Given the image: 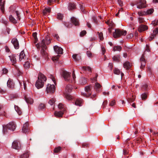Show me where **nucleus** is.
I'll list each match as a JSON object with an SVG mask.
<instances>
[{"mask_svg":"<svg viewBox=\"0 0 158 158\" xmlns=\"http://www.w3.org/2000/svg\"><path fill=\"white\" fill-rule=\"evenodd\" d=\"M38 78L35 83V86L38 89H39L43 87L44 81H46L47 79L46 77L41 73L39 74Z\"/></svg>","mask_w":158,"mask_h":158,"instance_id":"1","label":"nucleus"},{"mask_svg":"<svg viewBox=\"0 0 158 158\" xmlns=\"http://www.w3.org/2000/svg\"><path fill=\"white\" fill-rule=\"evenodd\" d=\"M58 107L60 111H55L54 115L57 117H62L63 115L66 112V107L61 103L59 104Z\"/></svg>","mask_w":158,"mask_h":158,"instance_id":"2","label":"nucleus"},{"mask_svg":"<svg viewBox=\"0 0 158 158\" xmlns=\"http://www.w3.org/2000/svg\"><path fill=\"white\" fill-rule=\"evenodd\" d=\"M16 125L13 122H10L6 125L3 126V132L4 134L7 132V129L14 131L16 128Z\"/></svg>","mask_w":158,"mask_h":158,"instance_id":"3","label":"nucleus"},{"mask_svg":"<svg viewBox=\"0 0 158 158\" xmlns=\"http://www.w3.org/2000/svg\"><path fill=\"white\" fill-rule=\"evenodd\" d=\"M72 89L71 85L70 84L68 85L65 88V90L64 92V94L66 98L68 100H71L72 99V96L69 94Z\"/></svg>","mask_w":158,"mask_h":158,"instance_id":"4","label":"nucleus"},{"mask_svg":"<svg viewBox=\"0 0 158 158\" xmlns=\"http://www.w3.org/2000/svg\"><path fill=\"white\" fill-rule=\"evenodd\" d=\"M127 34L126 31L121 30L119 29L115 30V31L113 32V37L115 38L120 37L121 35H125Z\"/></svg>","mask_w":158,"mask_h":158,"instance_id":"5","label":"nucleus"},{"mask_svg":"<svg viewBox=\"0 0 158 158\" xmlns=\"http://www.w3.org/2000/svg\"><path fill=\"white\" fill-rule=\"evenodd\" d=\"M44 41V40H43L42 41V42L40 44V46L42 48V49L41 51V54L42 56L43 57L46 59L48 57V54L45 51V50L46 49L47 47Z\"/></svg>","mask_w":158,"mask_h":158,"instance_id":"6","label":"nucleus"},{"mask_svg":"<svg viewBox=\"0 0 158 158\" xmlns=\"http://www.w3.org/2000/svg\"><path fill=\"white\" fill-rule=\"evenodd\" d=\"M135 5H137V8L141 9L146 7V2L145 0H139L135 2Z\"/></svg>","mask_w":158,"mask_h":158,"instance_id":"7","label":"nucleus"},{"mask_svg":"<svg viewBox=\"0 0 158 158\" xmlns=\"http://www.w3.org/2000/svg\"><path fill=\"white\" fill-rule=\"evenodd\" d=\"M70 73L65 71H64L62 72V75L64 80L70 83L72 82V80L70 79Z\"/></svg>","mask_w":158,"mask_h":158,"instance_id":"8","label":"nucleus"},{"mask_svg":"<svg viewBox=\"0 0 158 158\" xmlns=\"http://www.w3.org/2000/svg\"><path fill=\"white\" fill-rule=\"evenodd\" d=\"M46 91L47 93L52 94L54 93L55 91V86L53 84L51 85L48 84L47 86Z\"/></svg>","mask_w":158,"mask_h":158,"instance_id":"9","label":"nucleus"},{"mask_svg":"<svg viewBox=\"0 0 158 158\" xmlns=\"http://www.w3.org/2000/svg\"><path fill=\"white\" fill-rule=\"evenodd\" d=\"M91 87V86L90 85L85 87V90L87 93V94L81 93V95L86 97H88L91 94L90 92Z\"/></svg>","mask_w":158,"mask_h":158,"instance_id":"10","label":"nucleus"},{"mask_svg":"<svg viewBox=\"0 0 158 158\" xmlns=\"http://www.w3.org/2000/svg\"><path fill=\"white\" fill-rule=\"evenodd\" d=\"M12 147L13 148L17 150L20 149L21 146L19 141L17 140L14 141L12 144Z\"/></svg>","mask_w":158,"mask_h":158,"instance_id":"11","label":"nucleus"},{"mask_svg":"<svg viewBox=\"0 0 158 158\" xmlns=\"http://www.w3.org/2000/svg\"><path fill=\"white\" fill-rule=\"evenodd\" d=\"M145 52H144L143 53L142 55L140 58V61L141 64L140 68L141 69H144L145 67L146 63L144 56V55L145 54Z\"/></svg>","mask_w":158,"mask_h":158,"instance_id":"12","label":"nucleus"},{"mask_svg":"<svg viewBox=\"0 0 158 158\" xmlns=\"http://www.w3.org/2000/svg\"><path fill=\"white\" fill-rule=\"evenodd\" d=\"M53 48L55 52L57 54H62L63 53V49L61 47L56 45L54 46Z\"/></svg>","mask_w":158,"mask_h":158,"instance_id":"13","label":"nucleus"},{"mask_svg":"<svg viewBox=\"0 0 158 158\" xmlns=\"http://www.w3.org/2000/svg\"><path fill=\"white\" fill-rule=\"evenodd\" d=\"M11 43L13 44L14 48L16 49L19 48V43L17 39L16 38H14L12 40Z\"/></svg>","mask_w":158,"mask_h":158,"instance_id":"14","label":"nucleus"},{"mask_svg":"<svg viewBox=\"0 0 158 158\" xmlns=\"http://www.w3.org/2000/svg\"><path fill=\"white\" fill-rule=\"evenodd\" d=\"M10 60L12 63V64L15 66V64L16 63V55L15 54H12L11 55L9 56Z\"/></svg>","mask_w":158,"mask_h":158,"instance_id":"15","label":"nucleus"},{"mask_svg":"<svg viewBox=\"0 0 158 158\" xmlns=\"http://www.w3.org/2000/svg\"><path fill=\"white\" fill-rule=\"evenodd\" d=\"M148 29V27L145 25H141L138 28V31L140 32H142L143 31H144Z\"/></svg>","mask_w":158,"mask_h":158,"instance_id":"16","label":"nucleus"},{"mask_svg":"<svg viewBox=\"0 0 158 158\" xmlns=\"http://www.w3.org/2000/svg\"><path fill=\"white\" fill-rule=\"evenodd\" d=\"M22 130L23 132L25 133L28 132V123L27 122H26L23 124Z\"/></svg>","mask_w":158,"mask_h":158,"instance_id":"17","label":"nucleus"},{"mask_svg":"<svg viewBox=\"0 0 158 158\" xmlns=\"http://www.w3.org/2000/svg\"><path fill=\"white\" fill-rule=\"evenodd\" d=\"M71 21L72 23L75 26H78L79 25V22L78 20L74 17L71 18Z\"/></svg>","mask_w":158,"mask_h":158,"instance_id":"18","label":"nucleus"},{"mask_svg":"<svg viewBox=\"0 0 158 158\" xmlns=\"http://www.w3.org/2000/svg\"><path fill=\"white\" fill-rule=\"evenodd\" d=\"M153 32L154 34H152L151 36L150 37L149 40V41H151L152 40L156 34H157L158 33V27H157L155 30H154Z\"/></svg>","mask_w":158,"mask_h":158,"instance_id":"19","label":"nucleus"},{"mask_svg":"<svg viewBox=\"0 0 158 158\" xmlns=\"http://www.w3.org/2000/svg\"><path fill=\"white\" fill-rule=\"evenodd\" d=\"M7 85L8 87L13 89L14 87V83L13 80L9 79L7 82Z\"/></svg>","mask_w":158,"mask_h":158,"instance_id":"20","label":"nucleus"},{"mask_svg":"<svg viewBox=\"0 0 158 158\" xmlns=\"http://www.w3.org/2000/svg\"><path fill=\"white\" fill-rule=\"evenodd\" d=\"M51 8L50 7L48 8H45L43 10V12L44 15H47L48 13H50L51 12Z\"/></svg>","mask_w":158,"mask_h":158,"instance_id":"21","label":"nucleus"},{"mask_svg":"<svg viewBox=\"0 0 158 158\" xmlns=\"http://www.w3.org/2000/svg\"><path fill=\"white\" fill-rule=\"evenodd\" d=\"M113 61L116 62H119L120 61V56L119 54L114 56L112 58Z\"/></svg>","mask_w":158,"mask_h":158,"instance_id":"22","label":"nucleus"},{"mask_svg":"<svg viewBox=\"0 0 158 158\" xmlns=\"http://www.w3.org/2000/svg\"><path fill=\"white\" fill-rule=\"evenodd\" d=\"M2 0H0V6H1L0 9L2 12L4 13V5L5 2H3L2 3Z\"/></svg>","mask_w":158,"mask_h":158,"instance_id":"23","label":"nucleus"},{"mask_svg":"<svg viewBox=\"0 0 158 158\" xmlns=\"http://www.w3.org/2000/svg\"><path fill=\"white\" fill-rule=\"evenodd\" d=\"M72 57L76 61H78L81 59V56L77 54H75L73 55Z\"/></svg>","mask_w":158,"mask_h":158,"instance_id":"24","label":"nucleus"},{"mask_svg":"<svg viewBox=\"0 0 158 158\" xmlns=\"http://www.w3.org/2000/svg\"><path fill=\"white\" fill-rule=\"evenodd\" d=\"M25 100L26 102L27 103L30 104H32L33 102V100L31 98H27L26 96L25 97Z\"/></svg>","mask_w":158,"mask_h":158,"instance_id":"25","label":"nucleus"},{"mask_svg":"<svg viewBox=\"0 0 158 158\" xmlns=\"http://www.w3.org/2000/svg\"><path fill=\"white\" fill-rule=\"evenodd\" d=\"M83 101V100L81 99H77L75 102V104L76 105L78 106H81Z\"/></svg>","mask_w":158,"mask_h":158,"instance_id":"26","label":"nucleus"},{"mask_svg":"<svg viewBox=\"0 0 158 158\" xmlns=\"http://www.w3.org/2000/svg\"><path fill=\"white\" fill-rule=\"evenodd\" d=\"M25 55L23 50L22 51L19 55V60L21 61L23 59H25Z\"/></svg>","mask_w":158,"mask_h":158,"instance_id":"27","label":"nucleus"},{"mask_svg":"<svg viewBox=\"0 0 158 158\" xmlns=\"http://www.w3.org/2000/svg\"><path fill=\"white\" fill-rule=\"evenodd\" d=\"M76 8V6L74 3L71 2L70 3L69 6V10L74 9Z\"/></svg>","mask_w":158,"mask_h":158,"instance_id":"28","label":"nucleus"},{"mask_svg":"<svg viewBox=\"0 0 158 158\" xmlns=\"http://www.w3.org/2000/svg\"><path fill=\"white\" fill-rule=\"evenodd\" d=\"M44 40V42L45 44L46 43L47 44H48L50 43L51 41L50 40V39L48 36H47L45 37V39H43L42 40V41ZM42 42H41V43Z\"/></svg>","mask_w":158,"mask_h":158,"instance_id":"29","label":"nucleus"},{"mask_svg":"<svg viewBox=\"0 0 158 158\" xmlns=\"http://www.w3.org/2000/svg\"><path fill=\"white\" fill-rule=\"evenodd\" d=\"M123 66L124 68L127 69H129L130 68V63L128 61L126 62L123 64Z\"/></svg>","mask_w":158,"mask_h":158,"instance_id":"30","label":"nucleus"},{"mask_svg":"<svg viewBox=\"0 0 158 158\" xmlns=\"http://www.w3.org/2000/svg\"><path fill=\"white\" fill-rule=\"evenodd\" d=\"M15 110L16 111L17 113H18L19 115H20L22 114V111L20 109V108L17 106H15Z\"/></svg>","mask_w":158,"mask_h":158,"instance_id":"31","label":"nucleus"},{"mask_svg":"<svg viewBox=\"0 0 158 158\" xmlns=\"http://www.w3.org/2000/svg\"><path fill=\"white\" fill-rule=\"evenodd\" d=\"M9 20L11 22L14 24H15L17 23V21L11 15H10L9 16Z\"/></svg>","mask_w":158,"mask_h":158,"instance_id":"32","label":"nucleus"},{"mask_svg":"<svg viewBox=\"0 0 158 158\" xmlns=\"http://www.w3.org/2000/svg\"><path fill=\"white\" fill-rule=\"evenodd\" d=\"M122 49V47L120 46H114L113 48V51H120Z\"/></svg>","mask_w":158,"mask_h":158,"instance_id":"33","label":"nucleus"},{"mask_svg":"<svg viewBox=\"0 0 158 158\" xmlns=\"http://www.w3.org/2000/svg\"><path fill=\"white\" fill-rule=\"evenodd\" d=\"M95 89L97 91H99V89L101 87V85L99 83L96 82L95 83Z\"/></svg>","mask_w":158,"mask_h":158,"instance_id":"34","label":"nucleus"},{"mask_svg":"<svg viewBox=\"0 0 158 158\" xmlns=\"http://www.w3.org/2000/svg\"><path fill=\"white\" fill-rule=\"evenodd\" d=\"M29 157V153L27 152L21 156L20 158H27Z\"/></svg>","mask_w":158,"mask_h":158,"instance_id":"35","label":"nucleus"},{"mask_svg":"<svg viewBox=\"0 0 158 158\" xmlns=\"http://www.w3.org/2000/svg\"><path fill=\"white\" fill-rule=\"evenodd\" d=\"M61 149V147L59 146L58 147L56 148L54 150V152L56 153H57L59 152Z\"/></svg>","mask_w":158,"mask_h":158,"instance_id":"36","label":"nucleus"},{"mask_svg":"<svg viewBox=\"0 0 158 158\" xmlns=\"http://www.w3.org/2000/svg\"><path fill=\"white\" fill-rule=\"evenodd\" d=\"M82 69L85 71L87 70L89 72H91V69L90 67L89 66H88L87 67H86L85 66H83L82 67Z\"/></svg>","mask_w":158,"mask_h":158,"instance_id":"37","label":"nucleus"},{"mask_svg":"<svg viewBox=\"0 0 158 158\" xmlns=\"http://www.w3.org/2000/svg\"><path fill=\"white\" fill-rule=\"evenodd\" d=\"M63 15L62 14L60 13L57 14V18L58 19L62 20L63 19Z\"/></svg>","mask_w":158,"mask_h":158,"instance_id":"38","label":"nucleus"},{"mask_svg":"<svg viewBox=\"0 0 158 158\" xmlns=\"http://www.w3.org/2000/svg\"><path fill=\"white\" fill-rule=\"evenodd\" d=\"M60 56V55H58L56 56H53L52 58V59L53 61L58 60Z\"/></svg>","mask_w":158,"mask_h":158,"instance_id":"39","label":"nucleus"},{"mask_svg":"<svg viewBox=\"0 0 158 158\" xmlns=\"http://www.w3.org/2000/svg\"><path fill=\"white\" fill-rule=\"evenodd\" d=\"M24 67L26 69H28L30 67V63L28 61L26 62L24 65Z\"/></svg>","mask_w":158,"mask_h":158,"instance_id":"40","label":"nucleus"},{"mask_svg":"<svg viewBox=\"0 0 158 158\" xmlns=\"http://www.w3.org/2000/svg\"><path fill=\"white\" fill-rule=\"evenodd\" d=\"M37 33L36 32H34L33 33L32 35L34 38L35 40V43H36L38 40V39L37 37Z\"/></svg>","mask_w":158,"mask_h":158,"instance_id":"41","label":"nucleus"},{"mask_svg":"<svg viewBox=\"0 0 158 158\" xmlns=\"http://www.w3.org/2000/svg\"><path fill=\"white\" fill-rule=\"evenodd\" d=\"M114 73L115 74L119 75L120 73V70L117 69H115L114 71Z\"/></svg>","mask_w":158,"mask_h":158,"instance_id":"42","label":"nucleus"},{"mask_svg":"<svg viewBox=\"0 0 158 158\" xmlns=\"http://www.w3.org/2000/svg\"><path fill=\"white\" fill-rule=\"evenodd\" d=\"M55 100L54 98H52L49 100L48 103L51 105H52L55 102Z\"/></svg>","mask_w":158,"mask_h":158,"instance_id":"43","label":"nucleus"},{"mask_svg":"<svg viewBox=\"0 0 158 158\" xmlns=\"http://www.w3.org/2000/svg\"><path fill=\"white\" fill-rule=\"evenodd\" d=\"M98 36L100 39L101 40H102L103 39V33L102 32H100L99 33L98 32Z\"/></svg>","mask_w":158,"mask_h":158,"instance_id":"44","label":"nucleus"},{"mask_svg":"<svg viewBox=\"0 0 158 158\" xmlns=\"http://www.w3.org/2000/svg\"><path fill=\"white\" fill-rule=\"evenodd\" d=\"M64 25L66 27L68 28L71 27L72 26V24L69 23H65Z\"/></svg>","mask_w":158,"mask_h":158,"instance_id":"45","label":"nucleus"},{"mask_svg":"<svg viewBox=\"0 0 158 158\" xmlns=\"http://www.w3.org/2000/svg\"><path fill=\"white\" fill-rule=\"evenodd\" d=\"M49 77L51 78L52 81H53L54 83L56 85V81H55V78L54 76L52 74H49Z\"/></svg>","mask_w":158,"mask_h":158,"instance_id":"46","label":"nucleus"},{"mask_svg":"<svg viewBox=\"0 0 158 158\" xmlns=\"http://www.w3.org/2000/svg\"><path fill=\"white\" fill-rule=\"evenodd\" d=\"M45 107V106L44 104L43 103H40L39 106V108L40 110L44 109Z\"/></svg>","mask_w":158,"mask_h":158,"instance_id":"47","label":"nucleus"},{"mask_svg":"<svg viewBox=\"0 0 158 158\" xmlns=\"http://www.w3.org/2000/svg\"><path fill=\"white\" fill-rule=\"evenodd\" d=\"M147 97V94L146 93L143 94L141 95V98L142 100H145Z\"/></svg>","mask_w":158,"mask_h":158,"instance_id":"48","label":"nucleus"},{"mask_svg":"<svg viewBox=\"0 0 158 158\" xmlns=\"http://www.w3.org/2000/svg\"><path fill=\"white\" fill-rule=\"evenodd\" d=\"M154 10L153 9H150L148 10L146 12L147 14H151L153 12Z\"/></svg>","mask_w":158,"mask_h":158,"instance_id":"49","label":"nucleus"},{"mask_svg":"<svg viewBox=\"0 0 158 158\" xmlns=\"http://www.w3.org/2000/svg\"><path fill=\"white\" fill-rule=\"evenodd\" d=\"M151 24L153 25L154 26H157L158 24V19L152 21Z\"/></svg>","mask_w":158,"mask_h":158,"instance_id":"50","label":"nucleus"},{"mask_svg":"<svg viewBox=\"0 0 158 158\" xmlns=\"http://www.w3.org/2000/svg\"><path fill=\"white\" fill-rule=\"evenodd\" d=\"M86 54L88 57L90 58L92 57V54L90 51H87Z\"/></svg>","mask_w":158,"mask_h":158,"instance_id":"51","label":"nucleus"},{"mask_svg":"<svg viewBox=\"0 0 158 158\" xmlns=\"http://www.w3.org/2000/svg\"><path fill=\"white\" fill-rule=\"evenodd\" d=\"M127 98L128 102L129 103L133 102L135 100V98Z\"/></svg>","mask_w":158,"mask_h":158,"instance_id":"52","label":"nucleus"},{"mask_svg":"<svg viewBox=\"0 0 158 158\" xmlns=\"http://www.w3.org/2000/svg\"><path fill=\"white\" fill-rule=\"evenodd\" d=\"M80 6L81 10L83 13H85V11H84L85 7L83 6V5L80 4Z\"/></svg>","mask_w":158,"mask_h":158,"instance_id":"53","label":"nucleus"},{"mask_svg":"<svg viewBox=\"0 0 158 158\" xmlns=\"http://www.w3.org/2000/svg\"><path fill=\"white\" fill-rule=\"evenodd\" d=\"M86 32L84 30L81 31L80 33V35L81 36H83L86 34Z\"/></svg>","mask_w":158,"mask_h":158,"instance_id":"54","label":"nucleus"},{"mask_svg":"<svg viewBox=\"0 0 158 158\" xmlns=\"http://www.w3.org/2000/svg\"><path fill=\"white\" fill-rule=\"evenodd\" d=\"M15 12L17 16V19H18L19 20H20V17L19 15V13L17 10L15 11Z\"/></svg>","mask_w":158,"mask_h":158,"instance_id":"55","label":"nucleus"},{"mask_svg":"<svg viewBox=\"0 0 158 158\" xmlns=\"http://www.w3.org/2000/svg\"><path fill=\"white\" fill-rule=\"evenodd\" d=\"M1 22L6 25H7L8 22L4 19H2L1 21Z\"/></svg>","mask_w":158,"mask_h":158,"instance_id":"56","label":"nucleus"},{"mask_svg":"<svg viewBox=\"0 0 158 158\" xmlns=\"http://www.w3.org/2000/svg\"><path fill=\"white\" fill-rule=\"evenodd\" d=\"M2 73L3 74H6V73H7L8 72V70L5 68H3L2 69Z\"/></svg>","mask_w":158,"mask_h":158,"instance_id":"57","label":"nucleus"},{"mask_svg":"<svg viewBox=\"0 0 158 158\" xmlns=\"http://www.w3.org/2000/svg\"><path fill=\"white\" fill-rule=\"evenodd\" d=\"M53 0H48L47 3L49 5H51L54 2Z\"/></svg>","mask_w":158,"mask_h":158,"instance_id":"58","label":"nucleus"},{"mask_svg":"<svg viewBox=\"0 0 158 158\" xmlns=\"http://www.w3.org/2000/svg\"><path fill=\"white\" fill-rule=\"evenodd\" d=\"M115 103V100H113L111 102L110 104V106H113Z\"/></svg>","mask_w":158,"mask_h":158,"instance_id":"59","label":"nucleus"},{"mask_svg":"<svg viewBox=\"0 0 158 158\" xmlns=\"http://www.w3.org/2000/svg\"><path fill=\"white\" fill-rule=\"evenodd\" d=\"M148 85L146 84H144L143 85L142 89H144L145 90H147V89Z\"/></svg>","mask_w":158,"mask_h":158,"instance_id":"60","label":"nucleus"},{"mask_svg":"<svg viewBox=\"0 0 158 158\" xmlns=\"http://www.w3.org/2000/svg\"><path fill=\"white\" fill-rule=\"evenodd\" d=\"M118 2L119 6H123V2L121 0H118Z\"/></svg>","mask_w":158,"mask_h":158,"instance_id":"61","label":"nucleus"},{"mask_svg":"<svg viewBox=\"0 0 158 158\" xmlns=\"http://www.w3.org/2000/svg\"><path fill=\"white\" fill-rule=\"evenodd\" d=\"M133 35L132 34H130L127 36V38L128 39H130L133 37Z\"/></svg>","mask_w":158,"mask_h":158,"instance_id":"62","label":"nucleus"},{"mask_svg":"<svg viewBox=\"0 0 158 158\" xmlns=\"http://www.w3.org/2000/svg\"><path fill=\"white\" fill-rule=\"evenodd\" d=\"M10 11L12 12L13 11H14L15 9V7L13 6H11L10 8Z\"/></svg>","mask_w":158,"mask_h":158,"instance_id":"63","label":"nucleus"},{"mask_svg":"<svg viewBox=\"0 0 158 158\" xmlns=\"http://www.w3.org/2000/svg\"><path fill=\"white\" fill-rule=\"evenodd\" d=\"M108 67L111 70H112V68L113 67V65L112 63H109V64Z\"/></svg>","mask_w":158,"mask_h":158,"instance_id":"64","label":"nucleus"}]
</instances>
